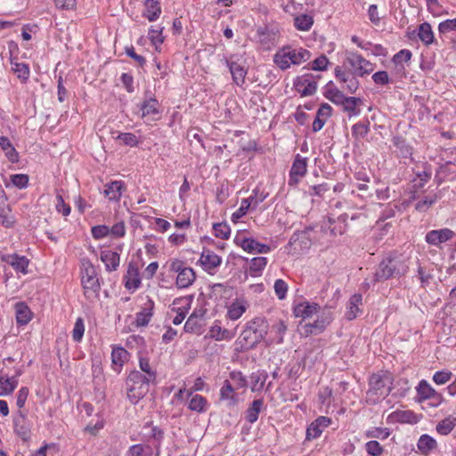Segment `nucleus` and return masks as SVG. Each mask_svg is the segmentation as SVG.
<instances>
[{
  "label": "nucleus",
  "instance_id": "45",
  "mask_svg": "<svg viewBox=\"0 0 456 456\" xmlns=\"http://www.w3.org/2000/svg\"><path fill=\"white\" fill-rule=\"evenodd\" d=\"M12 70L17 76V77L22 82L25 83L29 77V68L28 65L23 62H12Z\"/></svg>",
  "mask_w": 456,
  "mask_h": 456
},
{
  "label": "nucleus",
  "instance_id": "5",
  "mask_svg": "<svg viewBox=\"0 0 456 456\" xmlns=\"http://www.w3.org/2000/svg\"><path fill=\"white\" fill-rule=\"evenodd\" d=\"M81 282L86 298L94 299L99 297L101 285L94 266L89 261L84 263Z\"/></svg>",
  "mask_w": 456,
  "mask_h": 456
},
{
  "label": "nucleus",
  "instance_id": "57",
  "mask_svg": "<svg viewBox=\"0 0 456 456\" xmlns=\"http://www.w3.org/2000/svg\"><path fill=\"white\" fill-rule=\"evenodd\" d=\"M366 452L370 456H379L383 453V447L380 445V444L376 440H371L365 444Z\"/></svg>",
  "mask_w": 456,
  "mask_h": 456
},
{
  "label": "nucleus",
  "instance_id": "49",
  "mask_svg": "<svg viewBox=\"0 0 456 456\" xmlns=\"http://www.w3.org/2000/svg\"><path fill=\"white\" fill-rule=\"evenodd\" d=\"M254 200V197H250L248 199H243L239 209H237L232 216V220L233 222H237L240 217L246 215L248 210L252 201Z\"/></svg>",
  "mask_w": 456,
  "mask_h": 456
},
{
  "label": "nucleus",
  "instance_id": "2",
  "mask_svg": "<svg viewBox=\"0 0 456 456\" xmlns=\"http://www.w3.org/2000/svg\"><path fill=\"white\" fill-rule=\"evenodd\" d=\"M269 325L266 320L256 317L247 322L240 334V343L247 349L256 347L268 333Z\"/></svg>",
  "mask_w": 456,
  "mask_h": 456
},
{
  "label": "nucleus",
  "instance_id": "38",
  "mask_svg": "<svg viewBox=\"0 0 456 456\" xmlns=\"http://www.w3.org/2000/svg\"><path fill=\"white\" fill-rule=\"evenodd\" d=\"M267 265V258L264 256L253 257L250 260L249 273L253 277L260 276Z\"/></svg>",
  "mask_w": 456,
  "mask_h": 456
},
{
  "label": "nucleus",
  "instance_id": "13",
  "mask_svg": "<svg viewBox=\"0 0 456 456\" xmlns=\"http://www.w3.org/2000/svg\"><path fill=\"white\" fill-rule=\"evenodd\" d=\"M331 423V419L328 417L321 416L317 418L314 422L310 424V426L306 429V439H315L319 437L323 428L329 427V425Z\"/></svg>",
  "mask_w": 456,
  "mask_h": 456
},
{
  "label": "nucleus",
  "instance_id": "35",
  "mask_svg": "<svg viewBox=\"0 0 456 456\" xmlns=\"http://www.w3.org/2000/svg\"><path fill=\"white\" fill-rule=\"evenodd\" d=\"M418 37L426 45H429L434 43V33L429 23L424 22L419 25Z\"/></svg>",
  "mask_w": 456,
  "mask_h": 456
},
{
  "label": "nucleus",
  "instance_id": "41",
  "mask_svg": "<svg viewBox=\"0 0 456 456\" xmlns=\"http://www.w3.org/2000/svg\"><path fill=\"white\" fill-rule=\"evenodd\" d=\"M393 145L398 151L402 158H408L411 155V147L406 143V141L401 136H395L392 139Z\"/></svg>",
  "mask_w": 456,
  "mask_h": 456
},
{
  "label": "nucleus",
  "instance_id": "30",
  "mask_svg": "<svg viewBox=\"0 0 456 456\" xmlns=\"http://www.w3.org/2000/svg\"><path fill=\"white\" fill-rule=\"evenodd\" d=\"M264 406L263 399H256L252 402L249 407L246 411V419L248 422L253 424L257 419L260 411H262Z\"/></svg>",
  "mask_w": 456,
  "mask_h": 456
},
{
  "label": "nucleus",
  "instance_id": "42",
  "mask_svg": "<svg viewBox=\"0 0 456 456\" xmlns=\"http://www.w3.org/2000/svg\"><path fill=\"white\" fill-rule=\"evenodd\" d=\"M314 24V18L309 14H299L294 18V25L298 30L307 31Z\"/></svg>",
  "mask_w": 456,
  "mask_h": 456
},
{
  "label": "nucleus",
  "instance_id": "33",
  "mask_svg": "<svg viewBox=\"0 0 456 456\" xmlns=\"http://www.w3.org/2000/svg\"><path fill=\"white\" fill-rule=\"evenodd\" d=\"M159 102L155 98L144 101L141 107L142 116L143 118L151 117V119L154 120V116L159 113Z\"/></svg>",
  "mask_w": 456,
  "mask_h": 456
},
{
  "label": "nucleus",
  "instance_id": "44",
  "mask_svg": "<svg viewBox=\"0 0 456 456\" xmlns=\"http://www.w3.org/2000/svg\"><path fill=\"white\" fill-rule=\"evenodd\" d=\"M456 426V418L449 416L442 419L436 425V431L443 436H446L452 432Z\"/></svg>",
  "mask_w": 456,
  "mask_h": 456
},
{
  "label": "nucleus",
  "instance_id": "36",
  "mask_svg": "<svg viewBox=\"0 0 456 456\" xmlns=\"http://www.w3.org/2000/svg\"><path fill=\"white\" fill-rule=\"evenodd\" d=\"M16 321L20 325H25L31 320V311L23 303L16 304Z\"/></svg>",
  "mask_w": 456,
  "mask_h": 456
},
{
  "label": "nucleus",
  "instance_id": "14",
  "mask_svg": "<svg viewBox=\"0 0 456 456\" xmlns=\"http://www.w3.org/2000/svg\"><path fill=\"white\" fill-rule=\"evenodd\" d=\"M319 310L320 305L317 303L305 301L295 305L293 313L296 317H300L305 320L312 318Z\"/></svg>",
  "mask_w": 456,
  "mask_h": 456
},
{
  "label": "nucleus",
  "instance_id": "8",
  "mask_svg": "<svg viewBox=\"0 0 456 456\" xmlns=\"http://www.w3.org/2000/svg\"><path fill=\"white\" fill-rule=\"evenodd\" d=\"M307 158L302 157L300 154L295 156L289 171V185L297 184L299 180L305 175L307 172Z\"/></svg>",
  "mask_w": 456,
  "mask_h": 456
},
{
  "label": "nucleus",
  "instance_id": "55",
  "mask_svg": "<svg viewBox=\"0 0 456 456\" xmlns=\"http://www.w3.org/2000/svg\"><path fill=\"white\" fill-rule=\"evenodd\" d=\"M215 235L223 240H226L230 236L231 229L228 224L224 223L215 224L213 225Z\"/></svg>",
  "mask_w": 456,
  "mask_h": 456
},
{
  "label": "nucleus",
  "instance_id": "46",
  "mask_svg": "<svg viewBox=\"0 0 456 456\" xmlns=\"http://www.w3.org/2000/svg\"><path fill=\"white\" fill-rule=\"evenodd\" d=\"M209 337L216 340L230 339L232 334L226 329H222L220 325L214 324L209 330Z\"/></svg>",
  "mask_w": 456,
  "mask_h": 456
},
{
  "label": "nucleus",
  "instance_id": "62",
  "mask_svg": "<svg viewBox=\"0 0 456 456\" xmlns=\"http://www.w3.org/2000/svg\"><path fill=\"white\" fill-rule=\"evenodd\" d=\"M274 291L279 299H284L288 291L287 283L281 280H276L274 282Z\"/></svg>",
  "mask_w": 456,
  "mask_h": 456
},
{
  "label": "nucleus",
  "instance_id": "56",
  "mask_svg": "<svg viewBox=\"0 0 456 456\" xmlns=\"http://www.w3.org/2000/svg\"><path fill=\"white\" fill-rule=\"evenodd\" d=\"M257 35L259 37V42L266 46L270 47L269 43L274 39V34L270 32L267 28H258Z\"/></svg>",
  "mask_w": 456,
  "mask_h": 456
},
{
  "label": "nucleus",
  "instance_id": "4",
  "mask_svg": "<svg viewBox=\"0 0 456 456\" xmlns=\"http://www.w3.org/2000/svg\"><path fill=\"white\" fill-rule=\"evenodd\" d=\"M311 57L308 50L304 48H293L289 45L283 46L273 56L274 63L281 69H287L291 64L299 65Z\"/></svg>",
  "mask_w": 456,
  "mask_h": 456
},
{
  "label": "nucleus",
  "instance_id": "11",
  "mask_svg": "<svg viewBox=\"0 0 456 456\" xmlns=\"http://www.w3.org/2000/svg\"><path fill=\"white\" fill-rule=\"evenodd\" d=\"M0 258L2 262L11 265L17 273H28L29 260L26 256L18 254H4Z\"/></svg>",
  "mask_w": 456,
  "mask_h": 456
},
{
  "label": "nucleus",
  "instance_id": "32",
  "mask_svg": "<svg viewBox=\"0 0 456 456\" xmlns=\"http://www.w3.org/2000/svg\"><path fill=\"white\" fill-rule=\"evenodd\" d=\"M419 401L440 397L436 390L424 379H422L417 387Z\"/></svg>",
  "mask_w": 456,
  "mask_h": 456
},
{
  "label": "nucleus",
  "instance_id": "19",
  "mask_svg": "<svg viewBox=\"0 0 456 456\" xmlns=\"http://www.w3.org/2000/svg\"><path fill=\"white\" fill-rule=\"evenodd\" d=\"M225 62L230 69L233 82L237 86H241L245 82L247 70L242 65L237 63L236 61L225 60Z\"/></svg>",
  "mask_w": 456,
  "mask_h": 456
},
{
  "label": "nucleus",
  "instance_id": "7",
  "mask_svg": "<svg viewBox=\"0 0 456 456\" xmlns=\"http://www.w3.org/2000/svg\"><path fill=\"white\" fill-rule=\"evenodd\" d=\"M345 66L349 65L354 69L352 73L358 77H363L373 71V65L369 61L357 53H349L346 57Z\"/></svg>",
  "mask_w": 456,
  "mask_h": 456
},
{
  "label": "nucleus",
  "instance_id": "52",
  "mask_svg": "<svg viewBox=\"0 0 456 456\" xmlns=\"http://www.w3.org/2000/svg\"><path fill=\"white\" fill-rule=\"evenodd\" d=\"M437 199L438 196L436 194L427 196L424 200H419L416 203L415 208L419 212H425L437 200Z\"/></svg>",
  "mask_w": 456,
  "mask_h": 456
},
{
  "label": "nucleus",
  "instance_id": "20",
  "mask_svg": "<svg viewBox=\"0 0 456 456\" xmlns=\"http://www.w3.org/2000/svg\"><path fill=\"white\" fill-rule=\"evenodd\" d=\"M153 307L154 302L148 297L142 310L136 314L135 322L137 326L143 327L148 325L152 316Z\"/></svg>",
  "mask_w": 456,
  "mask_h": 456
},
{
  "label": "nucleus",
  "instance_id": "29",
  "mask_svg": "<svg viewBox=\"0 0 456 456\" xmlns=\"http://www.w3.org/2000/svg\"><path fill=\"white\" fill-rule=\"evenodd\" d=\"M362 295L361 294H354L348 302L347 311L346 313V317L347 320L352 321L356 318L357 314L359 313V305H362Z\"/></svg>",
  "mask_w": 456,
  "mask_h": 456
},
{
  "label": "nucleus",
  "instance_id": "26",
  "mask_svg": "<svg viewBox=\"0 0 456 456\" xmlns=\"http://www.w3.org/2000/svg\"><path fill=\"white\" fill-rule=\"evenodd\" d=\"M196 275L192 268H184L176 277V286L180 289L190 287L195 281Z\"/></svg>",
  "mask_w": 456,
  "mask_h": 456
},
{
  "label": "nucleus",
  "instance_id": "23",
  "mask_svg": "<svg viewBox=\"0 0 456 456\" xmlns=\"http://www.w3.org/2000/svg\"><path fill=\"white\" fill-rule=\"evenodd\" d=\"M362 104V100L359 97L348 96L346 100H344L342 109L344 112H346L348 117L358 116L361 112L360 106Z\"/></svg>",
  "mask_w": 456,
  "mask_h": 456
},
{
  "label": "nucleus",
  "instance_id": "25",
  "mask_svg": "<svg viewBox=\"0 0 456 456\" xmlns=\"http://www.w3.org/2000/svg\"><path fill=\"white\" fill-rule=\"evenodd\" d=\"M346 220L347 215H340L336 220L332 217H329L330 233L333 236L342 235L346 231Z\"/></svg>",
  "mask_w": 456,
  "mask_h": 456
},
{
  "label": "nucleus",
  "instance_id": "27",
  "mask_svg": "<svg viewBox=\"0 0 456 456\" xmlns=\"http://www.w3.org/2000/svg\"><path fill=\"white\" fill-rule=\"evenodd\" d=\"M18 385L17 377L9 378L7 375L0 374V395H11Z\"/></svg>",
  "mask_w": 456,
  "mask_h": 456
},
{
  "label": "nucleus",
  "instance_id": "1",
  "mask_svg": "<svg viewBox=\"0 0 456 456\" xmlns=\"http://www.w3.org/2000/svg\"><path fill=\"white\" fill-rule=\"evenodd\" d=\"M157 373L150 376L142 374L139 370H133L126 379L127 396L132 403L135 404L146 395L150 390V384L156 380Z\"/></svg>",
  "mask_w": 456,
  "mask_h": 456
},
{
  "label": "nucleus",
  "instance_id": "31",
  "mask_svg": "<svg viewBox=\"0 0 456 456\" xmlns=\"http://www.w3.org/2000/svg\"><path fill=\"white\" fill-rule=\"evenodd\" d=\"M104 195L110 200H118L121 197V191L123 183L120 181H114L105 185Z\"/></svg>",
  "mask_w": 456,
  "mask_h": 456
},
{
  "label": "nucleus",
  "instance_id": "37",
  "mask_svg": "<svg viewBox=\"0 0 456 456\" xmlns=\"http://www.w3.org/2000/svg\"><path fill=\"white\" fill-rule=\"evenodd\" d=\"M29 177L25 174H15L12 175L10 181L4 180V185L9 188L11 185L15 186L19 189H24L28 186Z\"/></svg>",
  "mask_w": 456,
  "mask_h": 456
},
{
  "label": "nucleus",
  "instance_id": "9",
  "mask_svg": "<svg viewBox=\"0 0 456 456\" xmlns=\"http://www.w3.org/2000/svg\"><path fill=\"white\" fill-rule=\"evenodd\" d=\"M234 242L248 253L265 254L271 251V247L269 245L262 244L253 238H245L237 235L234 238Z\"/></svg>",
  "mask_w": 456,
  "mask_h": 456
},
{
  "label": "nucleus",
  "instance_id": "6",
  "mask_svg": "<svg viewBox=\"0 0 456 456\" xmlns=\"http://www.w3.org/2000/svg\"><path fill=\"white\" fill-rule=\"evenodd\" d=\"M392 383V378L388 372L379 374H372L369 381V390L367 395L369 396L376 395L379 397H386L391 392L390 384Z\"/></svg>",
  "mask_w": 456,
  "mask_h": 456
},
{
  "label": "nucleus",
  "instance_id": "61",
  "mask_svg": "<svg viewBox=\"0 0 456 456\" xmlns=\"http://www.w3.org/2000/svg\"><path fill=\"white\" fill-rule=\"evenodd\" d=\"M329 63L328 58L322 54L311 62V69L313 70L322 71L327 69Z\"/></svg>",
  "mask_w": 456,
  "mask_h": 456
},
{
  "label": "nucleus",
  "instance_id": "10",
  "mask_svg": "<svg viewBox=\"0 0 456 456\" xmlns=\"http://www.w3.org/2000/svg\"><path fill=\"white\" fill-rule=\"evenodd\" d=\"M289 246L292 248L294 254L308 249L311 246V239L308 231L305 230L294 232L289 239Z\"/></svg>",
  "mask_w": 456,
  "mask_h": 456
},
{
  "label": "nucleus",
  "instance_id": "15",
  "mask_svg": "<svg viewBox=\"0 0 456 456\" xmlns=\"http://www.w3.org/2000/svg\"><path fill=\"white\" fill-rule=\"evenodd\" d=\"M205 314V309H195L187 319L183 327L184 330L188 333L198 332L201 327V321Z\"/></svg>",
  "mask_w": 456,
  "mask_h": 456
},
{
  "label": "nucleus",
  "instance_id": "64",
  "mask_svg": "<svg viewBox=\"0 0 456 456\" xmlns=\"http://www.w3.org/2000/svg\"><path fill=\"white\" fill-rule=\"evenodd\" d=\"M438 30L442 34L456 31V19L446 20L441 22L438 26Z\"/></svg>",
  "mask_w": 456,
  "mask_h": 456
},
{
  "label": "nucleus",
  "instance_id": "40",
  "mask_svg": "<svg viewBox=\"0 0 456 456\" xmlns=\"http://www.w3.org/2000/svg\"><path fill=\"white\" fill-rule=\"evenodd\" d=\"M0 147L5 152V155L10 161H18V152L16 151L15 148L12 146V144L7 137H0Z\"/></svg>",
  "mask_w": 456,
  "mask_h": 456
},
{
  "label": "nucleus",
  "instance_id": "39",
  "mask_svg": "<svg viewBox=\"0 0 456 456\" xmlns=\"http://www.w3.org/2000/svg\"><path fill=\"white\" fill-rule=\"evenodd\" d=\"M417 445L421 453L427 455L436 447V441L428 435H422Z\"/></svg>",
  "mask_w": 456,
  "mask_h": 456
},
{
  "label": "nucleus",
  "instance_id": "60",
  "mask_svg": "<svg viewBox=\"0 0 456 456\" xmlns=\"http://www.w3.org/2000/svg\"><path fill=\"white\" fill-rule=\"evenodd\" d=\"M265 381V376H263L260 373H252L250 376L251 382V390L259 391L264 387Z\"/></svg>",
  "mask_w": 456,
  "mask_h": 456
},
{
  "label": "nucleus",
  "instance_id": "24",
  "mask_svg": "<svg viewBox=\"0 0 456 456\" xmlns=\"http://www.w3.org/2000/svg\"><path fill=\"white\" fill-rule=\"evenodd\" d=\"M394 422L414 424L418 422L417 415L411 411H395L389 415Z\"/></svg>",
  "mask_w": 456,
  "mask_h": 456
},
{
  "label": "nucleus",
  "instance_id": "3",
  "mask_svg": "<svg viewBox=\"0 0 456 456\" xmlns=\"http://www.w3.org/2000/svg\"><path fill=\"white\" fill-rule=\"evenodd\" d=\"M409 266L404 259L400 257H387L378 265L373 273L372 282L387 281L390 278L403 276L408 272Z\"/></svg>",
  "mask_w": 456,
  "mask_h": 456
},
{
  "label": "nucleus",
  "instance_id": "47",
  "mask_svg": "<svg viewBox=\"0 0 456 456\" xmlns=\"http://www.w3.org/2000/svg\"><path fill=\"white\" fill-rule=\"evenodd\" d=\"M208 401L200 395H195L191 397L189 403V409L197 412H203L206 411Z\"/></svg>",
  "mask_w": 456,
  "mask_h": 456
},
{
  "label": "nucleus",
  "instance_id": "63",
  "mask_svg": "<svg viewBox=\"0 0 456 456\" xmlns=\"http://www.w3.org/2000/svg\"><path fill=\"white\" fill-rule=\"evenodd\" d=\"M230 379L234 382L237 388H243L248 385L245 376L240 371H232Z\"/></svg>",
  "mask_w": 456,
  "mask_h": 456
},
{
  "label": "nucleus",
  "instance_id": "17",
  "mask_svg": "<svg viewBox=\"0 0 456 456\" xmlns=\"http://www.w3.org/2000/svg\"><path fill=\"white\" fill-rule=\"evenodd\" d=\"M125 287L128 290H135L141 285V279L139 277L138 268L133 264L128 265L126 273L124 276Z\"/></svg>",
  "mask_w": 456,
  "mask_h": 456
},
{
  "label": "nucleus",
  "instance_id": "12",
  "mask_svg": "<svg viewBox=\"0 0 456 456\" xmlns=\"http://www.w3.org/2000/svg\"><path fill=\"white\" fill-rule=\"evenodd\" d=\"M455 235L454 232L448 228L432 230L426 234L425 240L428 244L439 247Z\"/></svg>",
  "mask_w": 456,
  "mask_h": 456
},
{
  "label": "nucleus",
  "instance_id": "28",
  "mask_svg": "<svg viewBox=\"0 0 456 456\" xmlns=\"http://www.w3.org/2000/svg\"><path fill=\"white\" fill-rule=\"evenodd\" d=\"M128 359V352L123 347H114L111 352L113 369L119 371L126 361Z\"/></svg>",
  "mask_w": 456,
  "mask_h": 456
},
{
  "label": "nucleus",
  "instance_id": "43",
  "mask_svg": "<svg viewBox=\"0 0 456 456\" xmlns=\"http://www.w3.org/2000/svg\"><path fill=\"white\" fill-rule=\"evenodd\" d=\"M331 320L330 312H323L309 327L322 332L331 322Z\"/></svg>",
  "mask_w": 456,
  "mask_h": 456
},
{
  "label": "nucleus",
  "instance_id": "34",
  "mask_svg": "<svg viewBox=\"0 0 456 456\" xmlns=\"http://www.w3.org/2000/svg\"><path fill=\"white\" fill-rule=\"evenodd\" d=\"M144 5L145 11L143 15L150 21L156 20L161 12L159 3L156 0H145Z\"/></svg>",
  "mask_w": 456,
  "mask_h": 456
},
{
  "label": "nucleus",
  "instance_id": "21",
  "mask_svg": "<svg viewBox=\"0 0 456 456\" xmlns=\"http://www.w3.org/2000/svg\"><path fill=\"white\" fill-rule=\"evenodd\" d=\"M101 260L105 264L109 272L116 271L119 265V254L111 250H103L101 253Z\"/></svg>",
  "mask_w": 456,
  "mask_h": 456
},
{
  "label": "nucleus",
  "instance_id": "22",
  "mask_svg": "<svg viewBox=\"0 0 456 456\" xmlns=\"http://www.w3.org/2000/svg\"><path fill=\"white\" fill-rule=\"evenodd\" d=\"M207 270L214 269L221 265V257L209 249H204L200 259Z\"/></svg>",
  "mask_w": 456,
  "mask_h": 456
},
{
  "label": "nucleus",
  "instance_id": "51",
  "mask_svg": "<svg viewBox=\"0 0 456 456\" xmlns=\"http://www.w3.org/2000/svg\"><path fill=\"white\" fill-rule=\"evenodd\" d=\"M246 311V307L240 302H233L228 309V317L231 320H238Z\"/></svg>",
  "mask_w": 456,
  "mask_h": 456
},
{
  "label": "nucleus",
  "instance_id": "59",
  "mask_svg": "<svg viewBox=\"0 0 456 456\" xmlns=\"http://www.w3.org/2000/svg\"><path fill=\"white\" fill-rule=\"evenodd\" d=\"M117 140L120 141L122 144L127 146H136L138 143L137 137L132 133H121L117 136Z\"/></svg>",
  "mask_w": 456,
  "mask_h": 456
},
{
  "label": "nucleus",
  "instance_id": "58",
  "mask_svg": "<svg viewBox=\"0 0 456 456\" xmlns=\"http://www.w3.org/2000/svg\"><path fill=\"white\" fill-rule=\"evenodd\" d=\"M389 429L386 428H374L366 432V436L370 438L386 439L389 436Z\"/></svg>",
  "mask_w": 456,
  "mask_h": 456
},
{
  "label": "nucleus",
  "instance_id": "16",
  "mask_svg": "<svg viewBox=\"0 0 456 456\" xmlns=\"http://www.w3.org/2000/svg\"><path fill=\"white\" fill-rule=\"evenodd\" d=\"M14 432L21 437L22 440L26 441L29 438L30 429L26 421V416L19 411L17 415L13 419Z\"/></svg>",
  "mask_w": 456,
  "mask_h": 456
},
{
  "label": "nucleus",
  "instance_id": "18",
  "mask_svg": "<svg viewBox=\"0 0 456 456\" xmlns=\"http://www.w3.org/2000/svg\"><path fill=\"white\" fill-rule=\"evenodd\" d=\"M295 86L302 96L313 95L317 89L316 82L311 81L308 77V75L298 77Z\"/></svg>",
  "mask_w": 456,
  "mask_h": 456
},
{
  "label": "nucleus",
  "instance_id": "50",
  "mask_svg": "<svg viewBox=\"0 0 456 456\" xmlns=\"http://www.w3.org/2000/svg\"><path fill=\"white\" fill-rule=\"evenodd\" d=\"M326 98H328L334 104L342 106L344 104V100H346L348 96H346L341 91L338 89H330L327 91L325 94Z\"/></svg>",
  "mask_w": 456,
  "mask_h": 456
},
{
  "label": "nucleus",
  "instance_id": "53",
  "mask_svg": "<svg viewBox=\"0 0 456 456\" xmlns=\"http://www.w3.org/2000/svg\"><path fill=\"white\" fill-rule=\"evenodd\" d=\"M85 332V324L84 321L81 317L77 318L73 330H72V338L75 342H80L83 338Z\"/></svg>",
  "mask_w": 456,
  "mask_h": 456
},
{
  "label": "nucleus",
  "instance_id": "54",
  "mask_svg": "<svg viewBox=\"0 0 456 456\" xmlns=\"http://www.w3.org/2000/svg\"><path fill=\"white\" fill-rule=\"evenodd\" d=\"M369 123L363 124V123H356L352 126V134L357 139H362L364 138L367 134L369 133Z\"/></svg>",
  "mask_w": 456,
  "mask_h": 456
},
{
  "label": "nucleus",
  "instance_id": "48",
  "mask_svg": "<svg viewBox=\"0 0 456 456\" xmlns=\"http://www.w3.org/2000/svg\"><path fill=\"white\" fill-rule=\"evenodd\" d=\"M220 398L222 400H232L233 404L237 403V400L235 399L234 388L228 380L224 381L220 390Z\"/></svg>",
  "mask_w": 456,
  "mask_h": 456
}]
</instances>
